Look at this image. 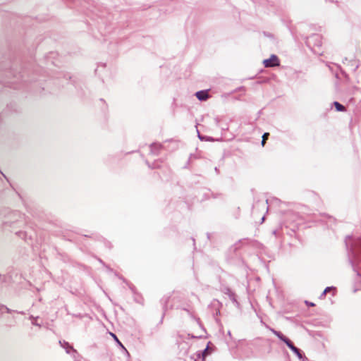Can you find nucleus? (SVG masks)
Wrapping results in <instances>:
<instances>
[{
  "instance_id": "obj_1",
  "label": "nucleus",
  "mask_w": 361,
  "mask_h": 361,
  "mask_svg": "<svg viewBox=\"0 0 361 361\" xmlns=\"http://www.w3.org/2000/svg\"><path fill=\"white\" fill-rule=\"evenodd\" d=\"M269 331H271L274 335H276L281 341L284 342L286 345L297 355L299 359L302 358V354L300 349L296 348L291 341L285 336L281 331H276L273 328L268 327Z\"/></svg>"
},
{
  "instance_id": "obj_2",
  "label": "nucleus",
  "mask_w": 361,
  "mask_h": 361,
  "mask_svg": "<svg viewBox=\"0 0 361 361\" xmlns=\"http://www.w3.org/2000/svg\"><path fill=\"white\" fill-rule=\"evenodd\" d=\"M305 42L307 46L313 50L316 47H320L322 46V37L318 34H313L307 37Z\"/></svg>"
},
{
  "instance_id": "obj_3",
  "label": "nucleus",
  "mask_w": 361,
  "mask_h": 361,
  "mask_svg": "<svg viewBox=\"0 0 361 361\" xmlns=\"http://www.w3.org/2000/svg\"><path fill=\"white\" fill-rule=\"evenodd\" d=\"M263 64L266 68L276 67L280 65V61L278 56L275 54H271L269 59H264Z\"/></svg>"
},
{
  "instance_id": "obj_4",
  "label": "nucleus",
  "mask_w": 361,
  "mask_h": 361,
  "mask_svg": "<svg viewBox=\"0 0 361 361\" xmlns=\"http://www.w3.org/2000/svg\"><path fill=\"white\" fill-rule=\"evenodd\" d=\"M197 98L200 101H205L209 98L208 90H200L195 93Z\"/></svg>"
},
{
  "instance_id": "obj_5",
  "label": "nucleus",
  "mask_w": 361,
  "mask_h": 361,
  "mask_svg": "<svg viewBox=\"0 0 361 361\" xmlns=\"http://www.w3.org/2000/svg\"><path fill=\"white\" fill-rule=\"evenodd\" d=\"M253 243V242L251 240L248 239V238L241 239V240H239L238 242H237L233 246V247L234 250L235 251V250L240 249L241 245H245V244H250V243Z\"/></svg>"
},
{
  "instance_id": "obj_6",
  "label": "nucleus",
  "mask_w": 361,
  "mask_h": 361,
  "mask_svg": "<svg viewBox=\"0 0 361 361\" xmlns=\"http://www.w3.org/2000/svg\"><path fill=\"white\" fill-rule=\"evenodd\" d=\"M162 147V145L159 143H153L150 145V152L152 154L158 155Z\"/></svg>"
},
{
  "instance_id": "obj_7",
  "label": "nucleus",
  "mask_w": 361,
  "mask_h": 361,
  "mask_svg": "<svg viewBox=\"0 0 361 361\" xmlns=\"http://www.w3.org/2000/svg\"><path fill=\"white\" fill-rule=\"evenodd\" d=\"M351 240V236H347L345 238V245L347 249H349L353 255H356V251L355 250V247L350 243Z\"/></svg>"
},
{
  "instance_id": "obj_8",
  "label": "nucleus",
  "mask_w": 361,
  "mask_h": 361,
  "mask_svg": "<svg viewBox=\"0 0 361 361\" xmlns=\"http://www.w3.org/2000/svg\"><path fill=\"white\" fill-rule=\"evenodd\" d=\"M226 293L228 295L230 300L235 304L238 305V302L236 299L235 294L230 289L226 288Z\"/></svg>"
},
{
  "instance_id": "obj_9",
  "label": "nucleus",
  "mask_w": 361,
  "mask_h": 361,
  "mask_svg": "<svg viewBox=\"0 0 361 361\" xmlns=\"http://www.w3.org/2000/svg\"><path fill=\"white\" fill-rule=\"evenodd\" d=\"M61 345L66 349V351L67 353H70L71 350H73V352H75V350L73 348L71 345H69L68 343L63 341H59Z\"/></svg>"
},
{
  "instance_id": "obj_10",
  "label": "nucleus",
  "mask_w": 361,
  "mask_h": 361,
  "mask_svg": "<svg viewBox=\"0 0 361 361\" xmlns=\"http://www.w3.org/2000/svg\"><path fill=\"white\" fill-rule=\"evenodd\" d=\"M333 104L337 111H344L345 110V106L338 102H334Z\"/></svg>"
},
{
  "instance_id": "obj_11",
  "label": "nucleus",
  "mask_w": 361,
  "mask_h": 361,
  "mask_svg": "<svg viewBox=\"0 0 361 361\" xmlns=\"http://www.w3.org/2000/svg\"><path fill=\"white\" fill-rule=\"evenodd\" d=\"M38 318H39V317H34V316H32V315H30V316L29 317V319L31 320V322H32V325H35V326H39V327H40V326H42V325H41V324H39V323L37 322V319H38Z\"/></svg>"
},
{
  "instance_id": "obj_12",
  "label": "nucleus",
  "mask_w": 361,
  "mask_h": 361,
  "mask_svg": "<svg viewBox=\"0 0 361 361\" xmlns=\"http://www.w3.org/2000/svg\"><path fill=\"white\" fill-rule=\"evenodd\" d=\"M169 300V296H164L161 298V302L163 305V308L166 310V304Z\"/></svg>"
},
{
  "instance_id": "obj_13",
  "label": "nucleus",
  "mask_w": 361,
  "mask_h": 361,
  "mask_svg": "<svg viewBox=\"0 0 361 361\" xmlns=\"http://www.w3.org/2000/svg\"><path fill=\"white\" fill-rule=\"evenodd\" d=\"M332 289H334V288L333 286H331V287H326L324 290L323 291V293L321 294L320 295V298H322L323 297H324L326 295V294L329 292Z\"/></svg>"
},
{
  "instance_id": "obj_14",
  "label": "nucleus",
  "mask_w": 361,
  "mask_h": 361,
  "mask_svg": "<svg viewBox=\"0 0 361 361\" xmlns=\"http://www.w3.org/2000/svg\"><path fill=\"white\" fill-rule=\"evenodd\" d=\"M269 135V133H264L262 135V145L264 146Z\"/></svg>"
},
{
  "instance_id": "obj_15",
  "label": "nucleus",
  "mask_w": 361,
  "mask_h": 361,
  "mask_svg": "<svg viewBox=\"0 0 361 361\" xmlns=\"http://www.w3.org/2000/svg\"><path fill=\"white\" fill-rule=\"evenodd\" d=\"M0 309H4V311H6L7 313H11L12 312H15L16 310H12L11 309L7 307L6 306L0 304Z\"/></svg>"
},
{
  "instance_id": "obj_16",
  "label": "nucleus",
  "mask_w": 361,
  "mask_h": 361,
  "mask_svg": "<svg viewBox=\"0 0 361 361\" xmlns=\"http://www.w3.org/2000/svg\"><path fill=\"white\" fill-rule=\"evenodd\" d=\"M201 354L202 356V361L204 360L205 357L208 355V346L204 348L202 351H201Z\"/></svg>"
},
{
  "instance_id": "obj_17",
  "label": "nucleus",
  "mask_w": 361,
  "mask_h": 361,
  "mask_svg": "<svg viewBox=\"0 0 361 361\" xmlns=\"http://www.w3.org/2000/svg\"><path fill=\"white\" fill-rule=\"evenodd\" d=\"M111 336L114 338L116 341L118 343L120 346H121L123 348H124V346L122 345V343L119 341V340L117 338L116 336L114 334H111Z\"/></svg>"
},
{
  "instance_id": "obj_18",
  "label": "nucleus",
  "mask_w": 361,
  "mask_h": 361,
  "mask_svg": "<svg viewBox=\"0 0 361 361\" xmlns=\"http://www.w3.org/2000/svg\"><path fill=\"white\" fill-rule=\"evenodd\" d=\"M195 356L197 357V358L195 359V361H196L197 359H200V358L202 360L201 351H197V353L195 354Z\"/></svg>"
},
{
  "instance_id": "obj_19",
  "label": "nucleus",
  "mask_w": 361,
  "mask_h": 361,
  "mask_svg": "<svg viewBox=\"0 0 361 361\" xmlns=\"http://www.w3.org/2000/svg\"><path fill=\"white\" fill-rule=\"evenodd\" d=\"M352 63V71H355L357 70V68H358V65L357 64H355V62H353V61H351Z\"/></svg>"
},
{
  "instance_id": "obj_20",
  "label": "nucleus",
  "mask_w": 361,
  "mask_h": 361,
  "mask_svg": "<svg viewBox=\"0 0 361 361\" xmlns=\"http://www.w3.org/2000/svg\"><path fill=\"white\" fill-rule=\"evenodd\" d=\"M149 166L151 167V168H158V167H159V165L157 162H154L152 164V166L149 165Z\"/></svg>"
},
{
  "instance_id": "obj_21",
  "label": "nucleus",
  "mask_w": 361,
  "mask_h": 361,
  "mask_svg": "<svg viewBox=\"0 0 361 361\" xmlns=\"http://www.w3.org/2000/svg\"><path fill=\"white\" fill-rule=\"evenodd\" d=\"M197 135H198V137H199L200 140H204V137L200 135V133H199L198 130H197Z\"/></svg>"
},
{
  "instance_id": "obj_22",
  "label": "nucleus",
  "mask_w": 361,
  "mask_h": 361,
  "mask_svg": "<svg viewBox=\"0 0 361 361\" xmlns=\"http://www.w3.org/2000/svg\"><path fill=\"white\" fill-rule=\"evenodd\" d=\"M5 281V276H1L0 274V281L3 282Z\"/></svg>"
},
{
  "instance_id": "obj_23",
  "label": "nucleus",
  "mask_w": 361,
  "mask_h": 361,
  "mask_svg": "<svg viewBox=\"0 0 361 361\" xmlns=\"http://www.w3.org/2000/svg\"><path fill=\"white\" fill-rule=\"evenodd\" d=\"M73 317H78V318H82V316L81 315V314H73Z\"/></svg>"
},
{
  "instance_id": "obj_24",
  "label": "nucleus",
  "mask_w": 361,
  "mask_h": 361,
  "mask_svg": "<svg viewBox=\"0 0 361 361\" xmlns=\"http://www.w3.org/2000/svg\"><path fill=\"white\" fill-rule=\"evenodd\" d=\"M306 303L311 307L314 306V304L313 302H308L307 301H306Z\"/></svg>"
},
{
  "instance_id": "obj_25",
  "label": "nucleus",
  "mask_w": 361,
  "mask_h": 361,
  "mask_svg": "<svg viewBox=\"0 0 361 361\" xmlns=\"http://www.w3.org/2000/svg\"><path fill=\"white\" fill-rule=\"evenodd\" d=\"M272 233L273 235H274L275 236H277V234H278V231L276 230H274L272 231Z\"/></svg>"
},
{
  "instance_id": "obj_26",
  "label": "nucleus",
  "mask_w": 361,
  "mask_h": 361,
  "mask_svg": "<svg viewBox=\"0 0 361 361\" xmlns=\"http://www.w3.org/2000/svg\"><path fill=\"white\" fill-rule=\"evenodd\" d=\"M15 312H17L20 314H25V312H23V311H15Z\"/></svg>"
},
{
  "instance_id": "obj_27",
  "label": "nucleus",
  "mask_w": 361,
  "mask_h": 361,
  "mask_svg": "<svg viewBox=\"0 0 361 361\" xmlns=\"http://www.w3.org/2000/svg\"><path fill=\"white\" fill-rule=\"evenodd\" d=\"M215 171H216V173H219V169H217V167H215Z\"/></svg>"
},
{
  "instance_id": "obj_28",
  "label": "nucleus",
  "mask_w": 361,
  "mask_h": 361,
  "mask_svg": "<svg viewBox=\"0 0 361 361\" xmlns=\"http://www.w3.org/2000/svg\"><path fill=\"white\" fill-rule=\"evenodd\" d=\"M3 311H4V309H0V313H1Z\"/></svg>"
},
{
  "instance_id": "obj_29",
  "label": "nucleus",
  "mask_w": 361,
  "mask_h": 361,
  "mask_svg": "<svg viewBox=\"0 0 361 361\" xmlns=\"http://www.w3.org/2000/svg\"><path fill=\"white\" fill-rule=\"evenodd\" d=\"M264 221V216H263V217L262 218V221Z\"/></svg>"
}]
</instances>
